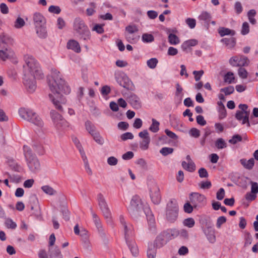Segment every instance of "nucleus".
Segmentation results:
<instances>
[{"label": "nucleus", "instance_id": "obj_53", "mask_svg": "<svg viewBox=\"0 0 258 258\" xmlns=\"http://www.w3.org/2000/svg\"><path fill=\"white\" fill-rule=\"evenodd\" d=\"M189 135L192 137L197 138L200 136V131L198 129L193 127L189 131Z\"/></svg>", "mask_w": 258, "mask_h": 258}, {"label": "nucleus", "instance_id": "obj_8", "mask_svg": "<svg viewBox=\"0 0 258 258\" xmlns=\"http://www.w3.org/2000/svg\"><path fill=\"white\" fill-rule=\"evenodd\" d=\"M238 107L240 110H238L236 113V119L241 121L242 124L247 123L249 126V115L250 111L248 109V106L246 104H240Z\"/></svg>", "mask_w": 258, "mask_h": 258}, {"label": "nucleus", "instance_id": "obj_25", "mask_svg": "<svg viewBox=\"0 0 258 258\" xmlns=\"http://www.w3.org/2000/svg\"><path fill=\"white\" fill-rule=\"evenodd\" d=\"M240 162L245 168L247 169H252L254 164V160L253 158H250L249 160L241 159Z\"/></svg>", "mask_w": 258, "mask_h": 258}, {"label": "nucleus", "instance_id": "obj_52", "mask_svg": "<svg viewBox=\"0 0 258 258\" xmlns=\"http://www.w3.org/2000/svg\"><path fill=\"white\" fill-rule=\"evenodd\" d=\"M179 230L177 229H171L168 231V234L171 237V238L174 239L178 237Z\"/></svg>", "mask_w": 258, "mask_h": 258}, {"label": "nucleus", "instance_id": "obj_30", "mask_svg": "<svg viewBox=\"0 0 258 258\" xmlns=\"http://www.w3.org/2000/svg\"><path fill=\"white\" fill-rule=\"evenodd\" d=\"M218 33L221 37L225 35L233 36L235 34V31L228 28L220 27L218 29Z\"/></svg>", "mask_w": 258, "mask_h": 258}, {"label": "nucleus", "instance_id": "obj_61", "mask_svg": "<svg viewBox=\"0 0 258 258\" xmlns=\"http://www.w3.org/2000/svg\"><path fill=\"white\" fill-rule=\"evenodd\" d=\"M175 87H176V92H175L176 95L177 96L179 97V98H181L183 96L182 88L178 83H177L175 85Z\"/></svg>", "mask_w": 258, "mask_h": 258}, {"label": "nucleus", "instance_id": "obj_12", "mask_svg": "<svg viewBox=\"0 0 258 258\" xmlns=\"http://www.w3.org/2000/svg\"><path fill=\"white\" fill-rule=\"evenodd\" d=\"M97 200L99 207L102 211L104 217L106 219L107 221H110L111 214L105 198L103 195L99 194L98 195Z\"/></svg>", "mask_w": 258, "mask_h": 258}, {"label": "nucleus", "instance_id": "obj_21", "mask_svg": "<svg viewBox=\"0 0 258 258\" xmlns=\"http://www.w3.org/2000/svg\"><path fill=\"white\" fill-rule=\"evenodd\" d=\"M67 47L68 49H71L76 53H80L81 51V48L79 42L74 39L68 41L67 44Z\"/></svg>", "mask_w": 258, "mask_h": 258}, {"label": "nucleus", "instance_id": "obj_33", "mask_svg": "<svg viewBox=\"0 0 258 258\" xmlns=\"http://www.w3.org/2000/svg\"><path fill=\"white\" fill-rule=\"evenodd\" d=\"M131 252L134 256H137L138 253V249L136 243L132 240H128V242H126Z\"/></svg>", "mask_w": 258, "mask_h": 258}, {"label": "nucleus", "instance_id": "obj_44", "mask_svg": "<svg viewBox=\"0 0 258 258\" xmlns=\"http://www.w3.org/2000/svg\"><path fill=\"white\" fill-rule=\"evenodd\" d=\"M216 147L219 149H222L227 147V143L222 138L218 139L215 142Z\"/></svg>", "mask_w": 258, "mask_h": 258}, {"label": "nucleus", "instance_id": "obj_51", "mask_svg": "<svg viewBox=\"0 0 258 258\" xmlns=\"http://www.w3.org/2000/svg\"><path fill=\"white\" fill-rule=\"evenodd\" d=\"M125 34H133L138 31V28L135 25H128L125 28Z\"/></svg>", "mask_w": 258, "mask_h": 258}, {"label": "nucleus", "instance_id": "obj_56", "mask_svg": "<svg viewBox=\"0 0 258 258\" xmlns=\"http://www.w3.org/2000/svg\"><path fill=\"white\" fill-rule=\"evenodd\" d=\"M48 11L53 14H58L61 12L60 8L57 6H50L48 8Z\"/></svg>", "mask_w": 258, "mask_h": 258}, {"label": "nucleus", "instance_id": "obj_41", "mask_svg": "<svg viewBox=\"0 0 258 258\" xmlns=\"http://www.w3.org/2000/svg\"><path fill=\"white\" fill-rule=\"evenodd\" d=\"M158 63V60L156 58H151L147 61V65L151 69L156 68Z\"/></svg>", "mask_w": 258, "mask_h": 258}, {"label": "nucleus", "instance_id": "obj_24", "mask_svg": "<svg viewBox=\"0 0 258 258\" xmlns=\"http://www.w3.org/2000/svg\"><path fill=\"white\" fill-rule=\"evenodd\" d=\"M37 36L40 38H45L47 36V32L45 25L35 27Z\"/></svg>", "mask_w": 258, "mask_h": 258}, {"label": "nucleus", "instance_id": "obj_14", "mask_svg": "<svg viewBox=\"0 0 258 258\" xmlns=\"http://www.w3.org/2000/svg\"><path fill=\"white\" fill-rule=\"evenodd\" d=\"M139 136L143 139L140 143V149L143 151L147 150L149 149L151 142L149 132L147 130H144L139 133Z\"/></svg>", "mask_w": 258, "mask_h": 258}, {"label": "nucleus", "instance_id": "obj_4", "mask_svg": "<svg viewBox=\"0 0 258 258\" xmlns=\"http://www.w3.org/2000/svg\"><path fill=\"white\" fill-rule=\"evenodd\" d=\"M20 116L39 128H42L44 122L40 116L31 109L22 107L19 110Z\"/></svg>", "mask_w": 258, "mask_h": 258}, {"label": "nucleus", "instance_id": "obj_45", "mask_svg": "<svg viewBox=\"0 0 258 258\" xmlns=\"http://www.w3.org/2000/svg\"><path fill=\"white\" fill-rule=\"evenodd\" d=\"M173 152V149L169 147H163L160 150V153L163 156H166L171 154Z\"/></svg>", "mask_w": 258, "mask_h": 258}, {"label": "nucleus", "instance_id": "obj_47", "mask_svg": "<svg viewBox=\"0 0 258 258\" xmlns=\"http://www.w3.org/2000/svg\"><path fill=\"white\" fill-rule=\"evenodd\" d=\"M178 237L181 239H187L188 238V233L185 229H180L179 230Z\"/></svg>", "mask_w": 258, "mask_h": 258}, {"label": "nucleus", "instance_id": "obj_16", "mask_svg": "<svg viewBox=\"0 0 258 258\" xmlns=\"http://www.w3.org/2000/svg\"><path fill=\"white\" fill-rule=\"evenodd\" d=\"M14 54V52L9 46L0 47V59L5 61L12 57Z\"/></svg>", "mask_w": 258, "mask_h": 258}, {"label": "nucleus", "instance_id": "obj_35", "mask_svg": "<svg viewBox=\"0 0 258 258\" xmlns=\"http://www.w3.org/2000/svg\"><path fill=\"white\" fill-rule=\"evenodd\" d=\"M82 159L83 161L84 164V167L86 172L90 175L92 174V170L90 167L89 162L88 160L87 157L86 155H84L81 156Z\"/></svg>", "mask_w": 258, "mask_h": 258}, {"label": "nucleus", "instance_id": "obj_62", "mask_svg": "<svg viewBox=\"0 0 258 258\" xmlns=\"http://www.w3.org/2000/svg\"><path fill=\"white\" fill-rule=\"evenodd\" d=\"M193 75H194L195 79L196 81H199L202 76L203 75L204 72L203 70H200L199 71H194L193 72Z\"/></svg>", "mask_w": 258, "mask_h": 258}, {"label": "nucleus", "instance_id": "obj_34", "mask_svg": "<svg viewBox=\"0 0 258 258\" xmlns=\"http://www.w3.org/2000/svg\"><path fill=\"white\" fill-rule=\"evenodd\" d=\"M224 82L228 84H232L234 83V74L231 72H227L224 76Z\"/></svg>", "mask_w": 258, "mask_h": 258}, {"label": "nucleus", "instance_id": "obj_6", "mask_svg": "<svg viewBox=\"0 0 258 258\" xmlns=\"http://www.w3.org/2000/svg\"><path fill=\"white\" fill-rule=\"evenodd\" d=\"M23 150L29 169L34 173L38 172L40 169V164L38 159L32 154L29 147L25 145Z\"/></svg>", "mask_w": 258, "mask_h": 258}, {"label": "nucleus", "instance_id": "obj_43", "mask_svg": "<svg viewBox=\"0 0 258 258\" xmlns=\"http://www.w3.org/2000/svg\"><path fill=\"white\" fill-rule=\"evenodd\" d=\"M111 88L108 85L103 86L100 89V92L102 96L107 99V95L110 93Z\"/></svg>", "mask_w": 258, "mask_h": 258}, {"label": "nucleus", "instance_id": "obj_63", "mask_svg": "<svg viewBox=\"0 0 258 258\" xmlns=\"http://www.w3.org/2000/svg\"><path fill=\"white\" fill-rule=\"evenodd\" d=\"M125 36L127 41L130 43L135 42L138 40V38L134 34H125Z\"/></svg>", "mask_w": 258, "mask_h": 258}, {"label": "nucleus", "instance_id": "obj_11", "mask_svg": "<svg viewBox=\"0 0 258 258\" xmlns=\"http://www.w3.org/2000/svg\"><path fill=\"white\" fill-rule=\"evenodd\" d=\"M190 201L195 208H198L206 204V198L205 196L198 192L190 194Z\"/></svg>", "mask_w": 258, "mask_h": 258}, {"label": "nucleus", "instance_id": "obj_13", "mask_svg": "<svg viewBox=\"0 0 258 258\" xmlns=\"http://www.w3.org/2000/svg\"><path fill=\"white\" fill-rule=\"evenodd\" d=\"M114 77L117 83L123 87H127L131 84H132L127 75L121 71L115 72Z\"/></svg>", "mask_w": 258, "mask_h": 258}, {"label": "nucleus", "instance_id": "obj_1", "mask_svg": "<svg viewBox=\"0 0 258 258\" xmlns=\"http://www.w3.org/2000/svg\"><path fill=\"white\" fill-rule=\"evenodd\" d=\"M47 80L50 90L49 98L55 107L61 110L62 105L65 104L67 102L63 94H70L71 88L62 79L59 72L55 69L51 70Z\"/></svg>", "mask_w": 258, "mask_h": 258}, {"label": "nucleus", "instance_id": "obj_64", "mask_svg": "<svg viewBox=\"0 0 258 258\" xmlns=\"http://www.w3.org/2000/svg\"><path fill=\"white\" fill-rule=\"evenodd\" d=\"M51 258H62V255L58 248H55L54 252L51 254Z\"/></svg>", "mask_w": 258, "mask_h": 258}, {"label": "nucleus", "instance_id": "obj_48", "mask_svg": "<svg viewBox=\"0 0 258 258\" xmlns=\"http://www.w3.org/2000/svg\"><path fill=\"white\" fill-rule=\"evenodd\" d=\"M249 32V26L247 22H245L242 24L241 33L243 35L247 34Z\"/></svg>", "mask_w": 258, "mask_h": 258}, {"label": "nucleus", "instance_id": "obj_26", "mask_svg": "<svg viewBox=\"0 0 258 258\" xmlns=\"http://www.w3.org/2000/svg\"><path fill=\"white\" fill-rule=\"evenodd\" d=\"M26 24L25 20L20 16H18L14 22L13 27L16 29H22Z\"/></svg>", "mask_w": 258, "mask_h": 258}, {"label": "nucleus", "instance_id": "obj_59", "mask_svg": "<svg viewBox=\"0 0 258 258\" xmlns=\"http://www.w3.org/2000/svg\"><path fill=\"white\" fill-rule=\"evenodd\" d=\"M107 162L110 166H115L118 163V160L116 157L111 156L107 158Z\"/></svg>", "mask_w": 258, "mask_h": 258}, {"label": "nucleus", "instance_id": "obj_40", "mask_svg": "<svg viewBox=\"0 0 258 258\" xmlns=\"http://www.w3.org/2000/svg\"><path fill=\"white\" fill-rule=\"evenodd\" d=\"M154 40V36L151 34L144 33L142 36V40L144 43H151Z\"/></svg>", "mask_w": 258, "mask_h": 258}, {"label": "nucleus", "instance_id": "obj_57", "mask_svg": "<svg viewBox=\"0 0 258 258\" xmlns=\"http://www.w3.org/2000/svg\"><path fill=\"white\" fill-rule=\"evenodd\" d=\"M226 218L224 216H220L218 218L216 221V227L218 228H220L221 226L226 222Z\"/></svg>", "mask_w": 258, "mask_h": 258}, {"label": "nucleus", "instance_id": "obj_38", "mask_svg": "<svg viewBox=\"0 0 258 258\" xmlns=\"http://www.w3.org/2000/svg\"><path fill=\"white\" fill-rule=\"evenodd\" d=\"M94 140L99 145H102L104 143L103 138L100 135L98 132H96L92 135Z\"/></svg>", "mask_w": 258, "mask_h": 258}, {"label": "nucleus", "instance_id": "obj_22", "mask_svg": "<svg viewBox=\"0 0 258 258\" xmlns=\"http://www.w3.org/2000/svg\"><path fill=\"white\" fill-rule=\"evenodd\" d=\"M33 19L35 27L45 25L46 20L43 16L39 13H35L33 15Z\"/></svg>", "mask_w": 258, "mask_h": 258}, {"label": "nucleus", "instance_id": "obj_7", "mask_svg": "<svg viewBox=\"0 0 258 258\" xmlns=\"http://www.w3.org/2000/svg\"><path fill=\"white\" fill-rule=\"evenodd\" d=\"M178 206L177 201L171 200L167 205L166 219L170 223L174 222L178 217Z\"/></svg>", "mask_w": 258, "mask_h": 258}, {"label": "nucleus", "instance_id": "obj_5", "mask_svg": "<svg viewBox=\"0 0 258 258\" xmlns=\"http://www.w3.org/2000/svg\"><path fill=\"white\" fill-rule=\"evenodd\" d=\"M73 30L76 36L84 40H87L89 38L90 31L88 27L84 20L80 18H76L74 20Z\"/></svg>", "mask_w": 258, "mask_h": 258}, {"label": "nucleus", "instance_id": "obj_27", "mask_svg": "<svg viewBox=\"0 0 258 258\" xmlns=\"http://www.w3.org/2000/svg\"><path fill=\"white\" fill-rule=\"evenodd\" d=\"M11 41V38L7 35L4 33L0 35V47H4V46H9Z\"/></svg>", "mask_w": 258, "mask_h": 258}, {"label": "nucleus", "instance_id": "obj_29", "mask_svg": "<svg viewBox=\"0 0 258 258\" xmlns=\"http://www.w3.org/2000/svg\"><path fill=\"white\" fill-rule=\"evenodd\" d=\"M212 16L211 14L207 11H203L198 16V19L200 21H204L208 25L211 20Z\"/></svg>", "mask_w": 258, "mask_h": 258}, {"label": "nucleus", "instance_id": "obj_28", "mask_svg": "<svg viewBox=\"0 0 258 258\" xmlns=\"http://www.w3.org/2000/svg\"><path fill=\"white\" fill-rule=\"evenodd\" d=\"M72 140L77 148L78 149L81 156L85 155V151L79 139L76 137L72 136Z\"/></svg>", "mask_w": 258, "mask_h": 258}, {"label": "nucleus", "instance_id": "obj_18", "mask_svg": "<svg viewBox=\"0 0 258 258\" xmlns=\"http://www.w3.org/2000/svg\"><path fill=\"white\" fill-rule=\"evenodd\" d=\"M186 161H183L181 163L182 167L186 170L192 172L196 170V165L191 160L190 157L187 155L186 157Z\"/></svg>", "mask_w": 258, "mask_h": 258}, {"label": "nucleus", "instance_id": "obj_3", "mask_svg": "<svg viewBox=\"0 0 258 258\" xmlns=\"http://www.w3.org/2000/svg\"><path fill=\"white\" fill-rule=\"evenodd\" d=\"M130 214L135 217L141 216L144 212L150 224H154L155 220L148 205H144L140 198L137 196L133 197L128 207Z\"/></svg>", "mask_w": 258, "mask_h": 258}, {"label": "nucleus", "instance_id": "obj_37", "mask_svg": "<svg viewBox=\"0 0 258 258\" xmlns=\"http://www.w3.org/2000/svg\"><path fill=\"white\" fill-rule=\"evenodd\" d=\"M85 128L86 131L92 136L93 134L96 133L95 130V127L94 125L89 121H87L85 122Z\"/></svg>", "mask_w": 258, "mask_h": 258}, {"label": "nucleus", "instance_id": "obj_9", "mask_svg": "<svg viewBox=\"0 0 258 258\" xmlns=\"http://www.w3.org/2000/svg\"><path fill=\"white\" fill-rule=\"evenodd\" d=\"M51 118L54 125L58 129L69 126V123L62 118L61 115L55 111L50 112Z\"/></svg>", "mask_w": 258, "mask_h": 258}, {"label": "nucleus", "instance_id": "obj_58", "mask_svg": "<svg viewBox=\"0 0 258 258\" xmlns=\"http://www.w3.org/2000/svg\"><path fill=\"white\" fill-rule=\"evenodd\" d=\"M186 24L190 29H194L196 25V21L193 18H187L185 20Z\"/></svg>", "mask_w": 258, "mask_h": 258}, {"label": "nucleus", "instance_id": "obj_20", "mask_svg": "<svg viewBox=\"0 0 258 258\" xmlns=\"http://www.w3.org/2000/svg\"><path fill=\"white\" fill-rule=\"evenodd\" d=\"M128 101L135 109L141 107V102L140 98L135 94H131L128 98Z\"/></svg>", "mask_w": 258, "mask_h": 258}, {"label": "nucleus", "instance_id": "obj_17", "mask_svg": "<svg viewBox=\"0 0 258 258\" xmlns=\"http://www.w3.org/2000/svg\"><path fill=\"white\" fill-rule=\"evenodd\" d=\"M176 29L168 30L167 31L168 40L170 44L176 45L178 44L180 42V39L176 35L175 33H177Z\"/></svg>", "mask_w": 258, "mask_h": 258}, {"label": "nucleus", "instance_id": "obj_32", "mask_svg": "<svg viewBox=\"0 0 258 258\" xmlns=\"http://www.w3.org/2000/svg\"><path fill=\"white\" fill-rule=\"evenodd\" d=\"M152 123L149 127V130L154 133L159 131L160 122L154 118L152 119Z\"/></svg>", "mask_w": 258, "mask_h": 258}, {"label": "nucleus", "instance_id": "obj_23", "mask_svg": "<svg viewBox=\"0 0 258 258\" xmlns=\"http://www.w3.org/2000/svg\"><path fill=\"white\" fill-rule=\"evenodd\" d=\"M198 44V41L196 39H189L184 41L181 45V48L183 51H186L191 47L195 46Z\"/></svg>", "mask_w": 258, "mask_h": 258}, {"label": "nucleus", "instance_id": "obj_2", "mask_svg": "<svg viewBox=\"0 0 258 258\" xmlns=\"http://www.w3.org/2000/svg\"><path fill=\"white\" fill-rule=\"evenodd\" d=\"M23 65V84L29 93H33L36 89V79L44 77L42 69L38 61L31 55L24 56Z\"/></svg>", "mask_w": 258, "mask_h": 258}, {"label": "nucleus", "instance_id": "obj_39", "mask_svg": "<svg viewBox=\"0 0 258 258\" xmlns=\"http://www.w3.org/2000/svg\"><path fill=\"white\" fill-rule=\"evenodd\" d=\"M182 224L185 227L191 228L195 226V221L192 218H188L183 221Z\"/></svg>", "mask_w": 258, "mask_h": 258}, {"label": "nucleus", "instance_id": "obj_50", "mask_svg": "<svg viewBox=\"0 0 258 258\" xmlns=\"http://www.w3.org/2000/svg\"><path fill=\"white\" fill-rule=\"evenodd\" d=\"M90 7L88 8L86 10L87 15L88 16H92L96 12V5L94 3H91L90 4Z\"/></svg>", "mask_w": 258, "mask_h": 258}, {"label": "nucleus", "instance_id": "obj_49", "mask_svg": "<svg viewBox=\"0 0 258 258\" xmlns=\"http://www.w3.org/2000/svg\"><path fill=\"white\" fill-rule=\"evenodd\" d=\"M238 75L240 78L242 79H246L248 76V72L244 68L241 67L238 70Z\"/></svg>", "mask_w": 258, "mask_h": 258}, {"label": "nucleus", "instance_id": "obj_60", "mask_svg": "<svg viewBox=\"0 0 258 258\" xmlns=\"http://www.w3.org/2000/svg\"><path fill=\"white\" fill-rule=\"evenodd\" d=\"M165 133L169 138L173 140H176L178 139V136L174 133L171 132L168 129H165Z\"/></svg>", "mask_w": 258, "mask_h": 258}, {"label": "nucleus", "instance_id": "obj_19", "mask_svg": "<svg viewBox=\"0 0 258 258\" xmlns=\"http://www.w3.org/2000/svg\"><path fill=\"white\" fill-rule=\"evenodd\" d=\"M150 197L154 204H158L159 203L160 200L159 188L156 185H153L151 188Z\"/></svg>", "mask_w": 258, "mask_h": 258}, {"label": "nucleus", "instance_id": "obj_31", "mask_svg": "<svg viewBox=\"0 0 258 258\" xmlns=\"http://www.w3.org/2000/svg\"><path fill=\"white\" fill-rule=\"evenodd\" d=\"M41 188L45 194L49 196H54L57 193L56 190L47 185L42 186Z\"/></svg>", "mask_w": 258, "mask_h": 258}, {"label": "nucleus", "instance_id": "obj_54", "mask_svg": "<svg viewBox=\"0 0 258 258\" xmlns=\"http://www.w3.org/2000/svg\"><path fill=\"white\" fill-rule=\"evenodd\" d=\"M5 225L8 228L14 229L17 227L16 223L11 219L6 220Z\"/></svg>", "mask_w": 258, "mask_h": 258}, {"label": "nucleus", "instance_id": "obj_10", "mask_svg": "<svg viewBox=\"0 0 258 258\" xmlns=\"http://www.w3.org/2000/svg\"><path fill=\"white\" fill-rule=\"evenodd\" d=\"M249 62L247 57L242 55L233 56L229 59V64L233 67L247 66Z\"/></svg>", "mask_w": 258, "mask_h": 258}, {"label": "nucleus", "instance_id": "obj_46", "mask_svg": "<svg viewBox=\"0 0 258 258\" xmlns=\"http://www.w3.org/2000/svg\"><path fill=\"white\" fill-rule=\"evenodd\" d=\"M234 91V88L232 86H229L228 87L223 88L220 89V92H223L226 95H230L233 93Z\"/></svg>", "mask_w": 258, "mask_h": 258}, {"label": "nucleus", "instance_id": "obj_15", "mask_svg": "<svg viewBox=\"0 0 258 258\" xmlns=\"http://www.w3.org/2000/svg\"><path fill=\"white\" fill-rule=\"evenodd\" d=\"M119 221L124 230L126 242H128V240H130L133 236V227L132 225L126 222L125 219L122 216H120Z\"/></svg>", "mask_w": 258, "mask_h": 258}, {"label": "nucleus", "instance_id": "obj_55", "mask_svg": "<svg viewBox=\"0 0 258 258\" xmlns=\"http://www.w3.org/2000/svg\"><path fill=\"white\" fill-rule=\"evenodd\" d=\"M134 137V136L132 133L126 132L122 134L120 138L122 141H124L127 140H132L133 139Z\"/></svg>", "mask_w": 258, "mask_h": 258}, {"label": "nucleus", "instance_id": "obj_36", "mask_svg": "<svg viewBox=\"0 0 258 258\" xmlns=\"http://www.w3.org/2000/svg\"><path fill=\"white\" fill-rule=\"evenodd\" d=\"M165 235V233H162L157 237L155 240V243L157 246L161 247L166 243Z\"/></svg>", "mask_w": 258, "mask_h": 258}, {"label": "nucleus", "instance_id": "obj_42", "mask_svg": "<svg viewBox=\"0 0 258 258\" xmlns=\"http://www.w3.org/2000/svg\"><path fill=\"white\" fill-rule=\"evenodd\" d=\"M256 12L254 10H250L247 13V17L249 21L251 24L254 25L256 23V20L254 18Z\"/></svg>", "mask_w": 258, "mask_h": 258}]
</instances>
